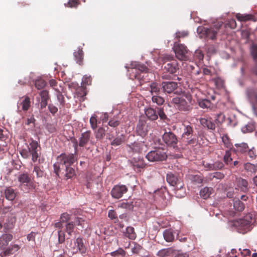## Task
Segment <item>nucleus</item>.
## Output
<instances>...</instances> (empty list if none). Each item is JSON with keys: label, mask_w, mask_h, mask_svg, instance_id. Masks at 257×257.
Here are the masks:
<instances>
[{"label": "nucleus", "mask_w": 257, "mask_h": 257, "mask_svg": "<svg viewBox=\"0 0 257 257\" xmlns=\"http://www.w3.org/2000/svg\"><path fill=\"white\" fill-rule=\"evenodd\" d=\"M56 96L58 102L60 103L59 108L63 107L65 104V101L63 95L59 90L57 91Z\"/></svg>", "instance_id": "44"}, {"label": "nucleus", "mask_w": 257, "mask_h": 257, "mask_svg": "<svg viewBox=\"0 0 257 257\" xmlns=\"http://www.w3.org/2000/svg\"><path fill=\"white\" fill-rule=\"evenodd\" d=\"M33 179L34 180L36 175L37 179L42 178L44 175V172L40 169V167L35 166L33 171Z\"/></svg>", "instance_id": "40"}, {"label": "nucleus", "mask_w": 257, "mask_h": 257, "mask_svg": "<svg viewBox=\"0 0 257 257\" xmlns=\"http://www.w3.org/2000/svg\"><path fill=\"white\" fill-rule=\"evenodd\" d=\"M122 229V232L124 233V235L130 239L132 240L135 239L136 237V234L135 229L132 226H121Z\"/></svg>", "instance_id": "26"}, {"label": "nucleus", "mask_w": 257, "mask_h": 257, "mask_svg": "<svg viewBox=\"0 0 257 257\" xmlns=\"http://www.w3.org/2000/svg\"><path fill=\"white\" fill-rule=\"evenodd\" d=\"M166 60L164 62V70L171 74H174L179 69L178 64L176 60L171 55H167L165 57Z\"/></svg>", "instance_id": "10"}, {"label": "nucleus", "mask_w": 257, "mask_h": 257, "mask_svg": "<svg viewBox=\"0 0 257 257\" xmlns=\"http://www.w3.org/2000/svg\"><path fill=\"white\" fill-rule=\"evenodd\" d=\"M79 4V0H69L68 2L65 4V6L71 8H76Z\"/></svg>", "instance_id": "54"}, {"label": "nucleus", "mask_w": 257, "mask_h": 257, "mask_svg": "<svg viewBox=\"0 0 257 257\" xmlns=\"http://www.w3.org/2000/svg\"><path fill=\"white\" fill-rule=\"evenodd\" d=\"M232 230H235L242 234L250 231L251 229L250 226H232Z\"/></svg>", "instance_id": "35"}, {"label": "nucleus", "mask_w": 257, "mask_h": 257, "mask_svg": "<svg viewBox=\"0 0 257 257\" xmlns=\"http://www.w3.org/2000/svg\"><path fill=\"white\" fill-rule=\"evenodd\" d=\"M223 161L226 164H228L232 161V158H231V152L229 150L226 151L223 157Z\"/></svg>", "instance_id": "59"}, {"label": "nucleus", "mask_w": 257, "mask_h": 257, "mask_svg": "<svg viewBox=\"0 0 257 257\" xmlns=\"http://www.w3.org/2000/svg\"><path fill=\"white\" fill-rule=\"evenodd\" d=\"M223 23L219 22L209 28L202 27L198 29L201 38L214 40L216 39L219 30L222 26Z\"/></svg>", "instance_id": "4"}, {"label": "nucleus", "mask_w": 257, "mask_h": 257, "mask_svg": "<svg viewBox=\"0 0 257 257\" xmlns=\"http://www.w3.org/2000/svg\"><path fill=\"white\" fill-rule=\"evenodd\" d=\"M173 257H189V254L187 252H175Z\"/></svg>", "instance_id": "64"}, {"label": "nucleus", "mask_w": 257, "mask_h": 257, "mask_svg": "<svg viewBox=\"0 0 257 257\" xmlns=\"http://www.w3.org/2000/svg\"><path fill=\"white\" fill-rule=\"evenodd\" d=\"M18 181L20 183L22 189L24 190L23 187L25 188V190H28L30 187H32V182L31 178L28 173H22L18 176Z\"/></svg>", "instance_id": "14"}, {"label": "nucleus", "mask_w": 257, "mask_h": 257, "mask_svg": "<svg viewBox=\"0 0 257 257\" xmlns=\"http://www.w3.org/2000/svg\"><path fill=\"white\" fill-rule=\"evenodd\" d=\"M174 50L176 56L179 60L182 61L189 60V51L184 45L176 42L174 44Z\"/></svg>", "instance_id": "9"}, {"label": "nucleus", "mask_w": 257, "mask_h": 257, "mask_svg": "<svg viewBox=\"0 0 257 257\" xmlns=\"http://www.w3.org/2000/svg\"><path fill=\"white\" fill-rule=\"evenodd\" d=\"M59 223H67L66 225H83L84 224V220L74 215L70 216L67 213H63L60 216V222L55 223V225H59Z\"/></svg>", "instance_id": "6"}, {"label": "nucleus", "mask_w": 257, "mask_h": 257, "mask_svg": "<svg viewBox=\"0 0 257 257\" xmlns=\"http://www.w3.org/2000/svg\"><path fill=\"white\" fill-rule=\"evenodd\" d=\"M150 87L151 89L150 92L152 95H153L154 93L158 94L160 92V86L156 82H152L150 84Z\"/></svg>", "instance_id": "42"}, {"label": "nucleus", "mask_w": 257, "mask_h": 257, "mask_svg": "<svg viewBox=\"0 0 257 257\" xmlns=\"http://www.w3.org/2000/svg\"><path fill=\"white\" fill-rule=\"evenodd\" d=\"M54 172L60 178H62L65 180L72 179L75 176V171L74 169L70 166H66L64 171L61 172L60 176V166L58 164H54L53 165Z\"/></svg>", "instance_id": "7"}, {"label": "nucleus", "mask_w": 257, "mask_h": 257, "mask_svg": "<svg viewBox=\"0 0 257 257\" xmlns=\"http://www.w3.org/2000/svg\"><path fill=\"white\" fill-rule=\"evenodd\" d=\"M133 202H122L118 205V207L131 210L134 208Z\"/></svg>", "instance_id": "45"}, {"label": "nucleus", "mask_w": 257, "mask_h": 257, "mask_svg": "<svg viewBox=\"0 0 257 257\" xmlns=\"http://www.w3.org/2000/svg\"><path fill=\"white\" fill-rule=\"evenodd\" d=\"M167 155L162 149L158 148L149 152L146 158L150 162L162 161L167 158Z\"/></svg>", "instance_id": "8"}, {"label": "nucleus", "mask_w": 257, "mask_h": 257, "mask_svg": "<svg viewBox=\"0 0 257 257\" xmlns=\"http://www.w3.org/2000/svg\"><path fill=\"white\" fill-rule=\"evenodd\" d=\"M213 188L211 187H205L200 191V195L204 199L208 198L212 193Z\"/></svg>", "instance_id": "33"}, {"label": "nucleus", "mask_w": 257, "mask_h": 257, "mask_svg": "<svg viewBox=\"0 0 257 257\" xmlns=\"http://www.w3.org/2000/svg\"><path fill=\"white\" fill-rule=\"evenodd\" d=\"M91 136L90 131H87L82 133L79 140V146L84 147L90 141Z\"/></svg>", "instance_id": "22"}, {"label": "nucleus", "mask_w": 257, "mask_h": 257, "mask_svg": "<svg viewBox=\"0 0 257 257\" xmlns=\"http://www.w3.org/2000/svg\"><path fill=\"white\" fill-rule=\"evenodd\" d=\"M179 231L178 230H173L172 228L165 230L164 236L166 241L168 242L173 241L174 240V235L176 234L175 232Z\"/></svg>", "instance_id": "31"}, {"label": "nucleus", "mask_w": 257, "mask_h": 257, "mask_svg": "<svg viewBox=\"0 0 257 257\" xmlns=\"http://www.w3.org/2000/svg\"><path fill=\"white\" fill-rule=\"evenodd\" d=\"M148 125L146 122L144 121H139L136 127V132L138 135L144 137L148 132Z\"/></svg>", "instance_id": "21"}, {"label": "nucleus", "mask_w": 257, "mask_h": 257, "mask_svg": "<svg viewBox=\"0 0 257 257\" xmlns=\"http://www.w3.org/2000/svg\"><path fill=\"white\" fill-rule=\"evenodd\" d=\"M183 133L181 135L182 142L186 145L193 146L197 142V137L194 133L193 126L189 124H183Z\"/></svg>", "instance_id": "3"}, {"label": "nucleus", "mask_w": 257, "mask_h": 257, "mask_svg": "<svg viewBox=\"0 0 257 257\" xmlns=\"http://www.w3.org/2000/svg\"><path fill=\"white\" fill-rule=\"evenodd\" d=\"M132 67L128 69V71H131L132 73H135L134 77L136 79H141V76L138 73V71L141 72H147L148 71V68L143 64L139 63H135V64H132Z\"/></svg>", "instance_id": "15"}, {"label": "nucleus", "mask_w": 257, "mask_h": 257, "mask_svg": "<svg viewBox=\"0 0 257 257\" xmlns=\"http://www.w3.org/2000/svg\"><path fill=\"white\" fill-rule=\"evenodd\" d=\"M222 141L226 148L231 149L233 145L227 135H223L222 137Z\"/></svg>", "instance_id": "46"}, {"label": "nucleus", "mask_w": 257, "mask_h": 257, "mask_svg": "<svg viewBox=\"0 0 257 257\" xmlns=\"http://www.w3.org/2000/svg\"><path fill=\"white\" fill-rule=\"evenodd\" d=\"M133 166L135 169H142L145 167L146 164L144 162V161L143 159H139L138 161L136 159H134L132 161Z\"/></svg>", "instance_id": "39"}, {"label": "nucleus", "mask_w": 257, "mask_h": 257, "mask_svg": "<svg viewBox=\"0 0 257 257\" xmlns=\"http://www.w3.org/2000/svg\"><path fill=\"white\" fill-rule=\"evenodd\" d=\"M234 146L236 148V151L241 153L246 152L248 150V145L246 143L235 144Z\"/></svg>", "instance_id": "43"}, {"label": "nucleus", "mask_w": 257, "mask_h": 257, "mask_svg": "<svg viewBox=\"0 0 257 257\" xmlns=\"http://www.w3.org/2000/svg\"><path fill=\"white\" fill-rule=\"evenodd\" d=\"M224 167L223 163L219 161L215 162L213 163L214 170H221Z\"/></svg>", "instance_id": "61"}, {"label": "nucleus", "mask_w": 257, "mask_h": 257, "mask_svg": "<svg viewBox=\"0 0 257 257\" xmlns=\"http://www.w3.org/2000/svg\"><path fill=\"white\" fill-rule=\"evenodd\" d=\"M244 169L252 173H255L257 171V166L247 163L244 164Z\"/></svg>", "instance_id": "49"}, {"label": "nucleus", "mask_w": 257, "mask_h": 257, "mask_svg": "<svg viewBox=\"0 0 257 257\" xmlns=\"http://www.w3.org/2000/svg\"><path fill=\"white\" fill-rule=\"evenodd\" d=\"M6 198L9 200L13 201L16 196V193L14 189L11 187L7 188L5 191Z\"/></svg>", "instance_id": "36"}, {"label": "nucleus", "mask_w": 257, "mask_h": 257, "mask_svg": "<svg viewBox=\"0 0 257 257\" xmlns=\"http://www.w3.org/2000/svg\"><path fill=\"white\" fill-rule=\"evenodd\" d=\"M96 117L95 115H93L90 118L91 127L93 130H95L97 127V120Z\"/></svg>", "instance_id": "58"}, {"label": "nucleus", "mask_w": 257, "mask_h": 257, "mask_svg": "<svg viewBox=\"0 0 257 257\" xmlns=\"http://www.w3.org/2000/svg\"><path fill=\"white\" fill-rule=\"evenodd\" d=\"M225 119V116L222 113H219L216 115L215 121L216 123L221 124L222 123Z\"/></svg>", "instance_id": "55"}, {"label": "nucleus", "mask_w": 257, "mask_h": 257, "mask_svg": "<svg viewBox=\"0 0 257 257\" xmlns=\"http://www.w3.org/2000/svg\"><path fill=\"white\" fill-rule=\"evenodd\" d=\"M39 94L40 96V100L39 97H38L37 99L40 104V109H43L48 105V101L50 98L49 91L46 90H43L40 91Z\"/></svg>", "instance_id": "17"}, {"label": "nucleus", "mask_w": 257, "mask_h": 257, "mask_svg": "<svg viewBox=\"0 0 257 257\" xmlns=\"http://www.w3.org/2000/svg\"><path fill=\"white\" fill-rule=\"evenodd\" d=\"M75 245L76 247V249H78L80 253L83 254L86 252V248L85 245L83 244L82 238H78L76 239Z\"/></svg>", "instance_id": "32"}, {"label": "nucleus", "mask_w": 257, "mask_h": 257, "mask_svg": "<svg viewBox=\"0 0 257 257\" xmlns=\"http://www.w3.org/2000/svg\"><path fill=\"white\" fill-rule=\"evenodd\" d=\"M192 96L189 93H185L181 96L174 97L172 102L178 110L184 112H190L192 109Z\"/></svg>", "instance_id": "2"}, {"label": "nucleus", "mask_w": 257, "mask_h": 257, "mask_svg": "<svg viewBox=\"0 0 257 257\" xmlns=\"http://www.w3.org/2000/svg\"><path fill=\"white\" fill-rule=\"evenodd\" d=\"M46 85V81L42 78H39L35 80V85L37 89L41 90L45 87Z\"/></svg>", "instance_id": "47"}, {"label": "nucleus", "mask_w": 257, "mask_h": 257, "mask_svg": "<svg viewBox=\"0 0 257 257\" xmlns=\"http://www.w3.org/2000/svg\"><path fill=\"white\" fill-rule=\"evenodd\" d=\"M106 130L102 127H100L95 132V136L96 139L101 140L103 139L105 135Z\"/></svg>", "instance_id": "41"}, {"label": "nucleus", "mask_w": 257, "mask_h": 257, "mask_svg": "<svg viewBox=\"0 0 257 257\" xmlns=\"http://www.w3.org/2000/svg\"><path fill=\"white\" fill-rule=\"evenodd\" d=\"M253 16L249 14H240L238 13L236 15V18L241 22H246L253 19Z\"/></svg>", "instance_id": "38"}, {"label": "nucleus", "mask_w": 257, "mask_h": 257, "mask_svg": "<svg viewBox=\"0 0 257 257\" xmlns=\"http://www.w3.org/2000/svg\"><path fill=\"white\" fill-rule=\"evenodd\" d=\"M111 255L112 256H118L119 255L124 256L125 255V251L122 248H119L117 250L111 252Z\"/></svg>", "instance_id": "57"}, {"label": "nucleus", "mask_w": 257, "mask_h": 257, "mask_svg": "<svg viewBox=\"0 0 257 257\" xmlns=\"http://www.w3.org/2000/svg\"><path fill=\"white\" fill-rule=\"evenodd\" d=\"M252 218L251 214H246L244 217V218L242 219H240V222H239L238 221H237V222L238 223V225H252Z\"/></svg>", "instance_id": "37"}, {"label": "nucleus", "mask_w": 257, "mask_h": 257, "mask_svg": "<svg viewBox=\"0 0 257 257\" xmlns=\"http://www.w3.org/2000/svg\"><path fill=\"white\" fill-rule=\"evenodd\" d=\"M162 139L164 142L169 147L174 148L177 147L178 143V139L177 136L172 132H165L163 136Z\"/></svg>", "instance_id": "12"}, {"label": "nucleus", "mask_w": 257, "mask_h": 257, "mask_svg": "<svg viewBox=\"0 0 257 257\" xmlns=\"http://www.w3.org/2000/svg\"><path fill=\"white\" fill-rule=\"evenodd\" d=\"M188 35V33L187 31H181V32H177L176 33V38L177 39H180L181 38H184Z\"/></svg>", "instance_id": "63"}, {"label": "nucleus", "mask_w": 257, "mask_h": 257, "mask_svg": "<svg viewBox=\"0 0 257 257\" xmlns=\"http://www.w3.org/2000/svg\"><path fill=\"white\" fill-rule=\"evenodd\" d=\"M200 123L201 125L207 127L208 130H215L216 128L215 124L210 119H208L205 118H202L200 119Z\"/></svg>", "instance_id": "30"}, {"label": "nucleus", "mask_w": 257, "mask_h": 257, "mask_svg": "<svg viewBox=\"0 0 257 257\" xmlns=\"http://www.w3.org/2000/svg\"><path fill=\"white\" fill-rule=\"evenodd\" d=\"M233 202V210H228L226 212V215L228 218L237 216V212H242L245 208L244 203L239 199H234Z\"/></svg>", "instance_id": "11"}, {"label": "nucleus", "mask_w": 257, "mask_h": 257, "mask_svg": "<svg viewBox=\"0 0 257 257\" xmlns=\"http://www.w3.org/2000/svg\"><path fill=\"white\" fill-rule=\"evenodd\" d=\"M175 251L171 247L162 249L159 250L157 253V255L159 257H170L172 256Z\"/></svg>", "instance_id": "29"}, {"label": "nucleus", "mask_w": 257, "mask_h": 257, "mask_svg": "<svg viewBox=\"0 0 257 257\" xmlns=\"http://www.w3.org/2000/svg\"><path fill=\"white\" fill-rule=\"evenodd\" d=\"M252 109L257 116V94H255L251 98Z\"/></svg>", "instance_id": "56"}, {"label": "nucleus", "mask_w": 257, "mask_h": 257, "mask_svg": "<svg viewBox=\"0 0 257 257\" xmlns=\"http://www.w3.org/2000/svg\"><path fill=\"white\" fill-rule=\"evenodd\" d=\"M178 87V84L175 82H164L162 83V88L164 91L168 93H172Z\"/></svg>", "instance_id": "25"}, {"label": "nucleus", "mask_w": 257, "mask_h": 257, "mask_svg": "<svg viewBox=\"0 0 257 257\" xmlns=\"http://www.w3.org/2000/svg\"><path fill=\"white\" fill-rule=\"evenodd\" d=\"M145 114L147 118L152 121L157 119L158 116L162 120L167 119V115L162 107H156L155 108L149 107L145 110Z\"/></svg>", "instance_id": "5"}, {"label": "nucleus", "mask_w": 257, "mask_h": 257, "mask_svg": "<svg viewBox=\"0 0 257 257\" xmlns=\"http://www.w3.org/2000/svg\"><path fill=\"white\" fill-rule=\"evenodd\" d=\"M235 185L236 186L235 189L242 192H246L249 190L247 180L242 178L239 177L236 179Z\"/></svg>", "instance_id": "20"}, {"label": "nucleus", "mask_w": 257, "mask_h": 257, "mask_svg": "<svg viewBox=\"0 0 257 257\" xmlns=\"http://www.w3.org/2000/svg\"><path fill=\"white\" fill-rule=\"evenodd\" d=\"M199 105L203 108H209L212 107V104L209 100L204 99L199 102Z\"/></svg>", "instance_id": "50"}, {"label": "nucleus", "mask_w": 257, "mask_h": 257, "mask_svg": "<svg viewBox=\"0 0 257 257\" xmlns=\"http://www.w3.org/2000/svg\"><path fill=\"white\" fill-rule=\"evenodd\" d=\"M91 81L92 78L90 76H87V75L84 76L82 80V86L78 89V92L79 93V90H81L83 91L82 96H85L86 95V92L85 91V87L86 85H91Z\"/></svg>", "instance_id": "28"}, {"label": "nucleus", "mask_w": 257, "mask_h": 257, "mask_svg": "<svg viewBox=\"0 0 257 257\" xmlns=\"http://www.w3.org/2000/svg\"><path fill=\"white\" fill-rule=\"evenodd\" d=\"M224 177V175L220 172H216L214 173H210L208 175V178L210 180H213L214 178L221 180Z\"/></svg>", "instance_id": "48"}, {"label": "nucleus", "mask_w": 257, "mask_h": 257, "mask_svg": "<svg viewBox=\"0 0 257 257\" xmlns=\"http://www.w3.org/2000/svg\"><path fill=\"white\" fill-rule=\"evenodd\" d=\"M130 150L135 153H141L146 148V145L144 142H135L131 144L127 145Z\"/></svg>", "instance_id": "19"}, {"label": "nucleus", "mask_w": 257, "mask_h": 257, "mask_svg": "<svg viewBox=\"0 0 257 257\" xmlns=\"http://www.w3.org/2000/svg\"><path fill=\"white\" fill-rule=\"evenodd\" d=\"M58 164L59 165H65L66 166H70L74 163V156L73 154H66L65 153L61 154L57 158Z\"/></svg>", "instance_id": "13"}, {"label": "nucleus", "mask_w": 257, "mask_h": 257, "mask_svg": "<svg viewBox=\"0 0 257 257\" xmlns=\"http://www.w3.org/2000/svg\"><path fill=\"white\" fill-rule=\"evenodd\" d=\"M39 149H40L39 143L31 139L29 144H26V147H23L20 153L22 157L25 159H28L31 156L32 161L36 162L40 157Z\"/></svg>", "instance_id": "1"}, {"label": "nucleus", "mask_w": 257, "mask_h": 257, "mask_svg": "<svg viewBox=\"0 0 257 257\" xmlns=\"http://www.w3.org/2000/svg\"><path fill=\"white\" fill-rule=\"evenodd\" d=\"M167 181L172 186H176L177 188L181 189L183 188V185L180 180L178 179L177 176L175 175L171 172L167 174Z\"/></svg>", "instance_id": "18"}, {"label": "nucleus", "mask_w": 257, "mask_h": 257, "mask_svg": "<svg viewBox=\"0 0 257 257\" xmlns=\"http://www.w3.org/2000/svg\"><path fill=\"white\" fill-rule=\"evenodd\" d=\"M127 191V188L125 185H115L111 191L112 197L115 199L120 198Z\"/></svg>", "instance_id": "16"}, {"label": "nucleus", "mask_w": 257, "mask_h": 257, "mask_svg": "<svg viewBox=\"0 0 257 257\" xmlns=\"http://www.w3.org/2000/svg\"><path fill=\"white\" fill-rule=\"evenodd\" d=\"M251 54L253 58V59L255 60H257V46L256 45H252L251 47Z\"/></svg>", "instance_id": "62"}, {"label": "nucleus", "mask_w": 257, "mask_h": 257, "mask_svg": "<svg viewBox=\"0 0 257 257\" xmlns=\"http://www.w3.org/2000/svg\"><path fill=\"white\" fill-rule=\"evenodd\" d=\"M20 249L19 245L17 244H14L12 246H9L6 249H3V251L1 253L2 257H5L6 256L12 255L15 254Z\"/></svg>", "instance_id": "24"}, {"label": "nucleus", "mask_w": 257, "mask_h": 257, "mask_svg": "<svg viewBox=\"0 0 257 257\" xmlns=\"http://www.w3.org/2000/svg\"><path fill=\"white\" fill-rule=\"evenodd\" d=\"M120 122L118 118L114 117L109 120L108 124L111 127H115L118 126L120 124Z\"/></svg>", "instance_id": "53"}, {"label": "nucleus", "mask_w": 257, "mask_h": 257, "mask_svg": "<svg viewBox=\"0 0 257 257\" xmlns=\"http://www.w3.org/2000/svg\"><path fill=\"white\" fill-rule=\"evenodd\" d=\"M13 239V235L10 234H5L0 237V249H5L9 241Z\"/></svg>", "instance_id": "27"}, {"label": "nucleus", "mask_w": 257, "mask_h": 257, "mask_svg": "<svg viewBox=\"0 0 257 257\" xmlns=\"http://www.w3.org/2000/svg\"><path fill=\"white\" fill-rule=\"evenodd\" d=\"M152 100L153 103H156L159 105L163 104L165 101L164 98L158 94L153 95Z\"/></svg>", "instance_id": "52"}, {"label": "nucleus", "mask_w": 257, "mask_h": 257, "mask_svg": "<svg viewBox=\"0 0 257 257\" xmlns=\"http://www.w3.org/2000/svg\"><path fill=\"white\" fill-rule=\"evenodd\" d=\"M73 55L77 63L79 65H82L84 56L82 49L78 48V51H75Z\"/></svg>", "instance_id": "34"}, {"label": "nucleus", "mask_w": 257, "mask_h": 257, "mask_svg": "<svg viewBox=\"0 0 257 257\" xmlns=\"http://www.w3.org/2000/svg\"><path fill=\"white\" fill-rule=\"evenodd\" d=\"M30 104V98L29 96H25L22 98V99L18 103V108L20 111H21L20 108L22 106V110L26 111L29 109Z\"/></svg>", "instance_id": "23"}, {"label": "nucleus", "mask_w": 257, "mask_h": 257, "mask_svg": "<svg viewBox=\"0 0 257 257\" xmlns=\"http://www.w3.org/2000/svg\"><path fill=\"white\" fill-rule=\"evenodd\" d=\"M142 248L143 247L141 245L135 243L134 245L132 247V251L133 253L138 254Z\"/></svg>", "instance_id": "60"}, {"label": "nucleus", "mask_w": 257, "mask_h": 257, "mask_svg": "<svg viewBox=\"0 0 257 257\" xmlns=\"http://www.w3.org/2000/svg\"><path fill=\"white\" fill-rule=\"evenodd\" d=\"M124 141V136L121 135L115 138L111 143V145L117 146L121 145Z\"/></svg>", "instance_id": "51"}]
</instances>
